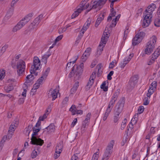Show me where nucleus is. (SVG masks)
<instances>
[{
  "mask_svg": "<svg viewBox=\"0 0 160 160\" xmlns=\"http://www.w3.org/2000/svg\"><path fill=\"white\" fill-rule=\"evenodd\" d=\"M5 70L1 69L0 70V80H2L5 77Z\"/></svg>",
  "mask_w": 160,
  "mask_h": 160,
  "instance_id": "40",
  "label": "nucleus"
},
{
  "mask_svg": "<svg viewBox=\"0 0 160 160\" xmlns=\"http://www.w3.org/2000/svg\"><path fill=\"white\" fill-rule=\"evenodd\" d=\"M33 127V125H29L27 127L24 129V132L26 135L28 136L30 132L31 131V128Z\"/></svg>",
  "mask_w": 160,
  "mask_h": 160,
  "instance_id": "22",
  "label": "nucleus"
},
{
  "mask_svg": "<svg viewBox=\"0 0 160 160\" xmlns=\"http://www.w3.org/2000/svg\"><path fill=\"white\" fill-rule=\"evenodd\" d=\"M99 153L98 152H96L93 154L92 160H97L99 157Z\"/></svg>",
  "mask_w": 160,
  "mask_h": 160,
  "instance_id": "48",
  "label": "nucleus"
},
{
  "mask_svg": "<svg viewBox=\"0 0 160 160\" xmlns=\"http://www.w3.org/2000/svg\"><path fill=\"white\" fill-rule=\"evenodd\" d=\"M137 115H135L133 118H132L131 121L130 123V124H132V126L133 124H135L136 123L137 120Z\"/></svg>",
  "mask_w": 160,
  "mask_h": 160,
  "instance_id": "38",
  "label": "nucleus"
},
{
  "mask_svg": "<svg viewBox=\"0 0 160 160\" xmlns=\"http://www.w3.org/2000/svg\"><path fill=\"white\" fill-rule=\"evenodd\" d=\"M133 54H130L128 56L126 57L123 60L122 62L120 64V67L122 68H123L130 61L131 58L133 57Z\"/></svg>",
  "mask_w": 160,
  "mask_h": 160,
  "instance_id": "11",
  "label": "nucleus"
},
{
  "mask_svg": "<svg viewBox=\"0 0 160 160\" xmlns=\"http://www.w3.org/2000/svg\"><path fill=\"white\" fill-rule=\"evenodd\" d=\"M32 16V14L30 13L25 17L14 26L12 29V31L13 32H15L21 29L29 22Z\"/></svg>",
  "mask_w": 160,
  "mask_h": 160,
  "instance_id": "2",
  "label": "nucleus"
},
{
  "mask_svg": "<svg viewBox=\"0 0 160 160\" xmlns=\"http://www.w3.org/2000/svg\"><path fill=\"white\" fill-rule=\"evenodd\" d=\"M101 5L102 7L106 3L107 0H97Z\"/></svg>",
  "mask_w": 160,
  "mask_h": 160,
  "instance_id": "57",
  "label": "nucleus"
},
{
  "mask_svg": "<svg viewBox=\"0 0 160 160\" xmlns=\"http://www.w3.org/2000/svg\"><path fill=\"white\" fill-rule=\"evenodd\" d=\"M14 11V8H10V10L7 12L5 17V19H6V18H9L12 15L13 12Z\"/></svg>",
  "mask_w": 160,
  "mask_h": 160,
  "instance_id": "26",
  "label": "nucleus"
},
{
  "mask_svg": "<svg viewBox=\"0 0 160 160\" xmlns=\"http://www.w3.org/2000/svg\"><path fill=\"white\" fill-rule=\"evenodd\" d=\"M105 44H104L103 43H101V42H100L97 49L96 54V56L97 57H98L101 54L102 52L103 51V48L105 46Z\"/></svg>",
  "mask_w": 160,
  "mask_h": 160,
  "instance_id": "19",
  "label": "nucleus"
},
{
  "mask_svg": "<svg viewBox=\"0 0 160 160\" xmlns=\"http://www.w3.org/2000/svg\"><path fill=\"white\" fill-rule=\"evenodd\" d=\"M63 37V35H61L57 37L55 40V42L52 44V46L55 45L56 44V43L58 42L59 41L61 40Z\"/></svg>",
  "mask_w": 160,
  "mask_h": 160,
  "instance_id": "45",
  "label": "nucleus"
},
{
  "mask_svg": "<svg viewBox=\"0 0 160 160\" xmlns=\"http://www.w3.org/2000/svg\"><path fill=\"white\" fill-rule=\"evenodd\" d=\"M37 155V152L35 150H34L31 154V157L32 158H35Z\"/></svg>",
  "mask_w": 160,
  "mask_h": 160,
  "instance_id": "49",
  "label": "nucleus"
},
{
  "mask_svg": "<svg viewBox=\"0 0 160 160\" xmlns=\"http://www.w3.org/2000/svg\"><path fill=\"white\" fill-rule=\"evenodd\" d=\"M154 24L156 27H160V19L159 18L156 19L154 21Z\"/></svg>",
  "mask_w": 160,
  "mask_h": 160,
  "instance_id": "44",
  "label": "nucleus"
},
{
  "mask_svg": "<svg viewBox=\"0 0 160 160\" xmlns=\"http://www.w3.org/2000/svg\"><path fill=\"white\" fill-rule=\"evenodd\" d=\"M119 92H116L113 94L112 98L116 101L117 98L118 97V96L119 95Z\"/></svg>",
  "mask_w": 160,
  "mask_h": 160,
  "instance_id": "55",
  "label": "nucleus"
},
{
  "mask_svg": "<svg viewBox=\"0 0 160 160\" xmlns=\"http://www.w3.org/2000/svg\"><path fill=\"white\" fill-rule=\"evenodd\" d=\"M78 68L77 65H74L72 68L71 71L70 72L69 74V77H73L74 75L76 74V75L77 74H79V72H78V71L77 72L76 70H78Z\"/></svg>",
  "mask_w": 160,
  "mask_h": 160,
  "instance_id": "18",
  "label": "nucleus"
},
{
  "mask_svg": "<svg viewBox=\"0 0 160 160\" xmlns=\"http://www.w3.org/2000/svg\"><path fill=\"white\" fill-rule=\"evenodd\" d=\"M17 126H15L14 124H12L10 125L9 128V129L8 131L9 132H13L14 131Z\"/></svg>",
  "mask_w": 160,
  "mask_h": 160,
  "instance_id": "43",
  "label": "nucleus"
},
{
  "mask_svg": "<svg viewBox=\"0 0 160 160\" xmlns=\"http://www.w3.org/2000/svg\"><path fill=\"white\" fill-rule=\"evenodd\" d=\"M84 67V64L83 63H81L79 65V68H80V73H81L83 71V68Z\"/></svg>",
  "mask_w": 160,
  "mask_h": 160,
  "instance_id": "59",
  "label": "nucleus"
},
{
  "mask_svg": "<svg viewBox=\"0 0 160 160\" xmlns=\"http://www.w3.org/2000/svg\"><path fill=\"white\" fill-rule=\"evenodd\" d=\"M149 103V101H148V98L145 97L143 99V104L145 105H148Z\"/></svg>",
  "mask_w": 160,
  "mask_h": 160,
  "instance_id": "52",
  "label": "nucleus"
},
{
  "mask_svg": "<svg viewBox=\"0 0 160 160\" xmlns=\"http://www.w3.org/2000/svg\"><path fill=\"white\" fill-rule=\"evenodd\" d=\"M43 16L41 14L36 18L31 24L30 27H32L33 29L36 28L40 21V18H42Z\"/></svg>",
  "mask_w": 160,
  "mask_h": 160,
  "instance_id": "14",
  "label": "nucleus"
},
{
  "mask_svg": "<svg viewBox=\"0 0 160 160\" xmlns=\"http://www.w3.org/2000/svg\"><path fill=\"white\" fill-rule=\"evenodd\" d=\"M157 41V38L155 36H153L151 38L150 40L147 44L145 49V53L149 55L153 51Z\"/></svg>",
  "mask_w": 160,
  "mask_h": 160,
  "instance_id": "3",
  "label": "nucleus"
},
{
  "mask_svg": "<svg viewBox=\"0 0 160 160\" xmlns=\"http://www.w3.org/2000/svg\"><path fill=\"white\" fill-rule=\"evenodd\" d=\"M128 32V29L125 31L123 37L124 40H125L126 39Z\"/></svg>",
  "mask_w": 160,
  "mask_h": 160,
  "instance_id": "61",
  "label": "nucleus"
},
{
  "mask_svg": "<svg viewBox=\"0 0 160 160\" xmlns=\"http://www.w3.org/2000/svg\"><path fill=\"white\" fill-rule=\"evenodd\" d=\"M144 107L143 106H140L139 107L138 110V113L139 114L141 113H142L144 111Z\"/></svg>",
  "mask_w": 160,
  "mask_h": 160,
  "instance_id": "53",
  "label": "nucleus"
},
{
  "mask_svg": "<svg viewBox=\"0 0 160 160\" xmlns=\"http://www.w3.org/2000/svg\"><path fill=\"white\" fill-rule=\"evenodd\" d=\"M156 8V5L153 3L149 5L145 12L144 14H145V17L143 19L142 26L145 28L149 26L151 22V18H152V14Z\"/></svg>",
  "mask_w": 160,
  "mask_h": 160,
  "instance_id": "1",
  "label": "nucleus"
},
{
  "mask_svg": "<svg viewBox=\"0 0 160 160\" xmlns=\"http://www.w3.org/2000/svg\"><path fill=\"white\" fill-rule=\"evenodd\" d=\"M46 114H45L43 115L42 116H40L39 117L38 121L36 123L35 127L36 128H38L40 126L41 123V121H43L45 119L47 118Z\"/></svg>",
  "mask_w": 160,
  "mask_h": 160,
  "instance_id": "20",
  "label": "nucleus"
},
{
  "mask_svg": "<svg viewBox=\"0 0 160 160\" xmlns=\"http://www.w3.org/2000/svg\"><path fill=\"white\" fill-rule=\"evenodd\" d=\"M106 14L105 12H102L99 15L97 19L95 26L96 27H97L100 23L101 22L103 19L104 16Z\"/></svg>",
  "mask_w": 160,
  "mask_h": 160,
  "instance_id": "17",
  "label": "nucleus"
},
{
  "mask_svg": "<svg viewBox=\"0 0 160 160\" xmlns=\"http://www.w3.org/2000/svg\"><path fill=\"white\" fill-rule=\"evenodd\" d=\"M89 56L88 53L87 54L86 52H84L81 58L82 61L85 62Z\"/></svg>",
  "mask_w": 160,
  "mask_h": 160,
  "instance_id": "42",
  "label": "nucleus"
},
{
  "mask_svg": "<svg viewBox=\"0 0 160 160\" xmlns=\"http://www.w3.org/2000/svg\"><path fill=\"white\" fill-rule=\"evenodd\" d=\"M8 47V46L7 45H5L3 47H2L1 50V53H0V55H2V54L6 51V49Z\"/></svg>",
  "mask_w": 160,
  "mask_h": 160,
  "instance_id": "47",
  "label": "nucleus"
},
{
  "mask_svg": "<svg viewBox=\"0 0 160 160\" xmlns=\"http://www.w3.org/2000/svg\"><path fill=\"white\" fill-rule=\"evenodd\" d=\"M160 55V47H159L156 50L152 55L149 57V61L148 62V64L150 65L153 63Z\"/></svg>",
  "mask_w": 160,
  "mask_h": 160,
  "instance_id": "8",
  "label": "nucleus"
},
{
  "mask_svg": "<svg viewBox=\"0 0 160 160\" xmlns=\"http://www.w3.org/2000/svg\"><path fill=\"white\" fill-rule=\"evenodd\" d=\"M112 9L111 11V13L110 14L109 16L108 17L107 19L108 21L111 20L112 17H114L116 15V12L114 11V10L113 8H111Z\"/></svg>",
  "mask_w": 160,
  "mask_h": 160,
  "instance_id": "24",
  "label": "nucleus"
},
{
  "mask_svg": "<svg viewBox=\"0 0 160 160\" xmlns=\"http://www.w3.org/2000/svg\"><path fill=\"white\" fill-rule=\"evenodd\" d=\"M116 100L112 98L111 101H110L107 108L110 109L111 110L113 107V106L115 103Z\"/></svg>",
  "mask_w": 160,
  "mask_h": 160,
  "instance_id": "31",
  "label": "nucleus"
},
{
  "mask_svg": "<svg viewBox=\"0 0 160 160\" xmlns=\"http://www.w3.org/2000/svg\"><path fill=\"white\" fill-rule=\"evenodd\" d=\"M154 91L152 89H149L148 90V93L147 94V97H150L151 95L153 93Z\"/></svg>",
  "mask_w": 160,
  "mask_h": 160,
  "instance_id": "51",
  "label": "nucleus"
},
{
  "mask_svg": "<svg viewBox=\"0 0 160 160\" xmlns=\"http://www.w3.org/2000/svg\"><path fill=\"white\" fill-rule=\"evenodd\" d=\"M92 9L99 10L102 7L97 0H92L91 3Z\"/></svg>",
  "mask_w": 160,
  "mask_h": 160,
  "instance_id": "15",
  "label": "nucleus"
},
{
  "mask_svg": "<svg viewBox=\"0 0 160 160\" xmlns=\"http://www.w3.org/2000/svg\"><path fill=\"white\" fill-rule=\"evenodd\" d=\"M110 36V33L108 32H103V35L101 38V40L100 42L101 43H103L104 44H106L108 38Z\"/></svg>",
  "mask_w": 160,
  "mask_h": 160,
  "instance_id": "16",
  "label": "nucleus"
},
{
  "mask_svg": "<svg viewBox=\"0 0 160 160\" xmlns=\"http://www.w3.org/2000/svg\"><path fill=\"white\" fill-rule=\"evenodd\" d=\"M82 11V10L80 9V8H79L77 9L76 11H75L72 14L71 18H75L76 17L78 16Z\"/></svg>",
  "mask_w": 160,
  "mask_h": 160,
  "instance_id": "29",
  "label": "nucleus"
},
{
  "mask_svg": "<svg viewBox=\"0 0 160 160\" xmlns=\"http://www.w3.org/2000/svg\"><path fill=\"white\" fill-rule=\"evenodd\" d=\"M13 89V87L11 85H7L4 87V90L7 92L12 91Z\"/></svg>",
  "mask_w": 160,
  "mask_h": 160,
  "instance_id": "37",
  "label": "nucleus"
},
{
  "mask_svg": "<svg viewBox=\"0 0 160 160\" xmlns=\"http://www.w3.org/2000/svg\"><path fill=\"white\" fill-rule=\"evenodd\" d=\"M51 55V54H46L44 55L42 57L41 59L42 62H44L45 64H46L47 62V59Z\"/></svg>",
  "mask_w": 160,
  "mask_h": 160,
  "instance_id": "30",
  "label": "nucleus"
},
{
  "mask_svg": "<svg viewBox=\"0 0 160 160\" xmlns=\"http://www.w3.org/2000/svg\"><path fill=\"white\" fill-rule=\"evenodd\" d=\"M125 101L123 99L120 100L117 103L116 106V108L115 110V114L117 115H119L123 110Z\"/></svg>",
  "mask_w": 160,
  "mask_h": 160,
  "instance_id": "9",
  "label": "nucleus"
},
{
  "mask_svg": "<svg viewBox=\"0 0 160 160\" xmlns=\"http://www.w3.org/2000/svg\"><path fill=\"white\" fill-rule=\"evenodd\" d=\"M141 39H140L139 37H138L135 35V37L133 38L132 40V45L133 46H134L138 44L141 41Z\"/></svg>",
  "mask_w": 160,
  "mask_h": 160,
  "instance_id": "21",
  "label": "nucleus"
},
{
  "mask_svg": "<svg viewBox=\"0 0 160 160\" xmlns=\"http://www.w3.org/2000/svg\"><path fill=\"white\" fill-rule=\"evenodd\" d=\"M88 123V122H84V121H83L82 123V129L84 131L85 130V128L86 127V124Z\"/></svg>",
  "mask_w": 160,
  "mask_h": 160,
  "instance_id": "62",
  "label": "nucleus"
},
{
  "mask_svg": "<svg viewBox=\"0 0 160 160\" xmlns=\"http://www.w3.org/2000/svg\"><path fill=\"white\" fill-rule=\"evenodd\" d=\"M40 86V85L36 82V83L34 85L33 88L31 90V91L32 92H35L36 90Z\"/></svg>",
  "mask_w": 160,
  "mask_h": 160,
  "instance_id": "41",
  "label": "nucleus"
},
{
  "mask_svg": "<svg viewBox=\"0 0 160 160\" xmlns=\"http://www.w3.org/2000/svg\"><path fill=\"white\" fill-rule=\"evenodd\" d=\"M94 80H91V79H89V80L88 81L86 86V89H89L90 88L92 87V85L94 83Z\"/></svg>",
  "mask_w": 160,
  "mask_h": 160,
  "instance_id": "35",
  "label": "nucleus"
},
{
  "mask_svg": "<svg viewBox=\"0 0 160 160\" xmlns=\"http://www.w3.org/2000/svg\"><path fill=\"white\" fill-rule=\"evenodd\" d=\"M83 3H82V5L81 8H80L81 10L82 11L83 9H87L89 6V4L88 3H86V1H82Z\"/></svg>",
  "mask_w": 160,
  "mask_h": 160,
  "instance_id": "34",
  "label": "nucleus"
},
{
  "mask_svg": "<svg viewBox=\"0 0 160 160\" xmlns=\"http://www.w3.org/2000/svg\"><path fill=\"white\" fill-rule=\"evenodd\" d=\"M121 15L120 14H118L117 16H116L115 18L114 19H113L111 25H110V27H115L116 24V22L118 21L119 18H120Z\"/></svg>",
  "mask_w": 160,
  "mask_h": 160,
  "instance_id": "27",
  "label": "nucleus"
},
{
  "mask_svg": "<svg viewBox=\"0 0 160 160\" xmlns=\"http://www.w3.org/2000/svg\"><path fill=\"white\" fill-rule=\"evenodd\" d=\"M86 30V28H85L84 27H83L80 32L79 34L83 36V34Z\"/></svg>",
  "mask_w": 160,
  "mask_h": 160,
  "instance_id": "60",
  "label": "nucleus"
},
{
  "mask_svg": "<svg viewBox=\"0 0 160 160\" xmlns=\"http://www.w3.org/2000/svg\"><path fill=\"white\" fill-rule=\"evenodd\" d=\"M141 30H139V32L136 34V36L138 37H139L141 40H142L143 37L145 36V33L143 32L140 31Z\"/></svg>",
  "mask_w": 160,
  "mask_h": 160,
  "instance_id": "33",
  "label": "nucleus"
},
{
  "mask_svg": "<svg viewBox=\"0 0 160 160\" xmlns=\"http://www.w3.org/2000/svg\"><path fill=\"white\" fill-rule=\"evenodd\" d=\"M90 23H91V20L89 18L87 19L86 22H85V23L84 24L83 27H84L85 28H86V30H87V29L88 28H89V25H90Z\"/></svg>",
  "mask_w": 160,
  "mask_h": 160,
  "instance_id": "39",
  "label": "nucleus"
},
{
  "mask_svg": "<svg viewBox=\"0 0 160 160\" xmlns=\"http://www.w3.org/2000/svg\"><path fill=\"white\" fill-rule=\"evenodd\" d=\"M33 64L31 66L30 71L31 74L35 73L36 71L39 69L41 66V61L37 57L33 58Z\"/></svg>",
  "mask_w": 160,
  "mask_h": 160,
  "instance_id": "5",
  "label": "nucleus"
},
{
  "mask_svg": "<svg viewBox=\"0 0 160 160\" xmlns=\"http://www.w3.org/2000/svg\"><path fill=\"white\" fill-rule=\"evenodd\" d=\"M113 71H111L108 74L107 76V78L108 80H111L112 79L111 76L113 74Z\"/></svg>",
  "mask_w": 160,
  "mask_h": 160,
  "instance_id": "54",
  "label": "nucleus"
},
{
  "mask_svg": "<svg viewBox=\"0 0 160 160\" xmlns=\"http://www.w3.org/2000/svg\"><path fill=\"white\" fill-rule=\"evenodd\" d=\"M62 145L61 143H59L56 147V151L54 154V157L55 159L59 157L62 151Z\"/></svg>",
  "mask_w": 160,
  "mask_h": 160,
  "instance_id": "12",
  "label": "nucleus"
},
{
  "mask_svg": "<svg viewBox=\"0 0 160 160\" xmlns=\"http://www.w3.org/2000/svg\"><path fill=\"white\" fill-rule=\"evenodd\" d=\"M58 92V90H57L56 89L51 88L48 92V96L49 98H52V100L54 101L57 98Z\"/></svg>",
  "mask_w": 160,
  "mask_h": 160,
  "instance_id": "10",
  "label": "nucleus"
},
{
  "mask_svg": "<svg viewBox=\"0 0 160 160\" xmlns=\"http://www.w3.org/2000/svg\"><path fill=\"white\" fill-rule=\"evenodd\" d=\"M91 113H88L86 117V118L85 119V120L84 121V122H88V120H89L90 118V116H91Z\"/></svg>",
  "mask_w": 160,
  "mask_h": 160,
  "instance_id": "56",
  "label": "nucleus"
},
{
  "mask_svg": "<svg viewBox=\"0 0 160 160\" xmlns=\"http://www.w3.org/2000/svg\"><path fill=\"white\" fill-rule=\"evenodd\" d=\"M17 72L19 76H21L25 72L26 68V63L22 59L19 60L17 63Z\"/></svg>",
  "mask_w": 160,
  "mask_h": 160,
  "instance_id": "6",
  "label": "nucleus"
},
{
  "mask_svg": "<svg viewBox=\"0 0 160 160\" xmlns=\"http://www.w3.org/2000/svg\"><path fill=\"white\" fill-rule=\"evenodd\" d=\"M66 29L67 28H60L58 30V32L59 33H61L65 31Z\"/></svg>",
  "mask_w": 160,
  "mask_h": 160,
  "instance_id": "64",
  "label": "nucleus"
},
{
  "mask_svg": "<svg viewBox=\"0 0 160 160\" xmlns=\"http://www.w3.org/2000/svg\"><path fill=\"white\" fill-rule=\"evenodd\" d=\"M45 129H47L48 132H53L55 130V126L52 123L46 127Z\"/></svg>",
  "mask_w": 160,
  "mask_h": 160,
  "instance_id": "25",
  "label": "nucleus"
},
{
  "mask_svg": "<svg viewBox=\"0 0 160 160\" xmlns=\"http://www.w3.org/2000/svg\"><path fill=\"white\" fill-rule=\"evenodd\" d=\"M68 101V97H66L63 100L62 103L63 104H67Z\"/></svg>",
  "mask_w": 160,
  "mask_h": 160,
  "instance_id": "63",
  "label": "nucleus"
},
{
  "mask_svg": "<svg viewBox=\"0 0 160 160\" xmlns=\"http://www.w3.org/2000/svg\"><path fill=\"white\" fill-rule=\"evenodd\" d=\"M38 134V133L33 131L31 138V143L33 145L42 146L44 143V141L40 138H37L35 136Z\"/></svg>",
  "mask_w": 160,
  "mask_h": 160,
  "instance_id": "7",
  "label": "nucleus"
},
{
  "mask_svg": "<svg viewBox=\"0 0 160 160\" xmlns=\"http://www.w3.org/2000/svg\"><path fill=\"white\" fill-rule=\"evenodd\" d=\"M138 82L137 78L135 76L131 77L128 82V87L130 89L133 88Z\"/></svg>",
  "mask_w": 160,
  "mask_h": 160,
  "instance_id": "13",
  "label": "nucleus"
},
{
  "mask_svg": "<svg viewBox=\"0 0 160 160\" xmlns=\"http://www.w3.org/2000/svg\"><path fill=\"white\" fill-rule=\"evenodd\" d=\"M111 110L110 109L107 108L103 118V121H105L106 120Z\"/></svg>",
  "mask_w": 160,
  "mask_h": 160,
  "instance_id": "32",
  "label": "nucleus"
},
{
  "mask_svg": "<svg viewBox=\"0 0 160 160\" xmlns=\"http://www.w3.org/2000/svg\"><path fill=\"white\" fill-rule=\"evenodd\" d=\"M78 109V107H76L75 105H73L69 109V111L72 112V114L73 115L76 114V112Z\"/></svg>",
  "mask_w": 160,
  "mask_h": 160,
  "instance_id": "23",
  "label": "nucleus"
},
{
  "mask_svg": "<svg viewBox=\"0 0 160 160\" xmlns=\"http://www.w3.org/2000/svg\"><path fill=\"white\" fill-rule=\"evenodd\" d=\"M45 79L43 77H41L38 80H37V82L40 85L42 84L43 81Z\"/></svg>",
  "mask_w": 160,
  "mask_h": 160,
  "instance_id": "50",
  "label": "nucleus"
},
{
  "mask_svg": "<svg viewBox=\"0 0 160 160\" xmlns=\"http://www.w3.org/2000/svg\"><path fill=\"white\" fill-rule=\"evenodd\" d=\"M119 115H116L115 114V113H114V121L115 123H116L118 122L119 118Z\"/></svg>",
  "mask_w": 160,
  "mask_h": 160,
  "instance_id": "58",
  "label": "nucleus"
},
{
  "mask_svg": "<svg viewBox=\"0 0 160 160\" xmlns=\"http://www.w3.org/2000/svg\"><path fill=\"white\" fill-rule=\"evenodd\" d=\"M34 78V77L32 74L27 76L26 77V81L28 82H31Z\"/></svg>",
  "mask_w": 160,
  "mask_h": 160,
  "instance_id": "36",
  "label": "nucleus"
},
{
  "mask_svg": "<svg viewBox=\"0 0 160 160\" xmlns=\"http://www.w3.org/2000/svg\"><path fill=\"white\" fill-rule=\"evenodd\" d=\"M114 144V141L112 140L110 141L107 147L102 160H108L112 152V149Z\"/></svg>",
  "mask_w": 160,
  "mask_h": 160,
  "instance_id": "4",
  "label": "nucleus"
},
{
  "mask_svg": "<svg viewBox=\"0 0 160 160\" xmlns=\"http://www.w3.org/2000/svg\"><path fill=\"white\" fill-rule=\"evenodd\" d=\"M79 82L78 81L75 82L73 85V86L71 89V92H72V93L73 92H74L76 91L79 86Z\"/></svg>",
  "mask_w": 160,
  "mask_h": 160,
  "instance_id": "28",
  "label": "nucleus"
},
{
  "mask_svg": "<svg viewBox=\"0 0 160 160\" xmlns=\"http://www.w3.org/2000/svg\"><path fill=\"white\" fill-rule=\"evenodd\" d=\"M106 83L105 82H103L102 83L101 86V88H102L103 89V90L106 92L108 90V87L106 86Z\"/></svg>",
  "mask_w": 160,
  "mask_h": 160,
  "instance_id": "46",
  "label": "nucleus"
}]
</instances>
